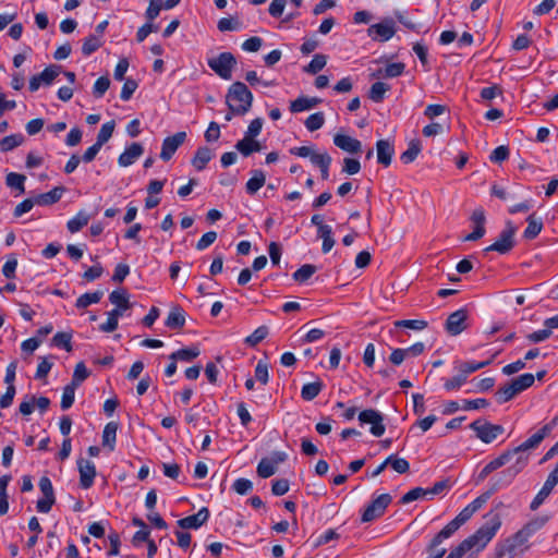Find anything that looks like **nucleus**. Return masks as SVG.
<instances>
[{"label":"nucleus","mask_w":558,"mask_h":558,"mask_svg":"<svg viewBox=\"0 0 558 558\" xmlns=\"http://www.w3.org/2000/svg\"><path fill=\"white\" fill-rule=\"evenodd\" d=\"M428 326V323L423 319H402L396 320L395 327L397 328H409L413 330H423Z\"/></svg>","instance_id":"864d4df0"},{"label":"nucleus","mask_w":558,"mask_h":558,"mask_svg":"<svg viewBox=\"0 0 558 558\" xmlns=\"http://www.w3.org/2000/svg\"><path fill=\"white\" fill-rule=\"evenodd\" d=\"M24 140L25 138H24L23 134H20V133L8 135V136L3 137L2 140H0V150L3 153L12 150V149L19 147L20 145H22Z\"/></svg>","instance_id":"473e14b6"},{"label":"nucleus","mask_w":558,"mask_h":558,"mask_svg":"<svg viewBox=\"0 0 558 558\" xmlns=\"http://www.w3.org/2000/svg\"><path fill=\"white\" fill-rule=\"evenodd\" d=\"M547 521L548 517L546 515L531 519L511 537L510 541L508 539L507 547L497 553L498 558H501L506 551H514L515 549L524 546L529 542L530 537L538 532L547 523Z\"/></svg>","instance_id":"39448f33"},{"label":"nucleus","mask_w":558,"mask_h":558,"mask_svg":"<svg viewBox=\"0 0 558 558\" xmlns=\"http://www.w3.org/2000/svg\"><path fill=\"white\" fill-rule=\"evenodd\" d=\"M88 376H89V372L86 368L85 364L83 362H80L76 364V366L74 368V373H73L72 380L70 384L78 387Z\"/></svg>","instance_id":"5fc2aeb1"},{"label":"nucleus","mask_w":558,"mask_h":558,"mask_svg":"<svg viewBox=\"0 0 558 558\" xmlns=\"http://www.w3.org/2000/svg\"><path fill=\"white\" fill-rule=\"evenodd\" d=\"M386 463L390 465L397 473L404 474L409 471L410 464L409 462L403 458H398L395 454H390L386 459Z\"/></svg>","instance_id":"49530a36"},{"label":"nucleus","mask_w":558,"mask_h":558,"mask_svg":"<svg viewBox=\"0 0 558 558\" xmlns=\"http://www.w3.org/2000/svg\"><path fill=\"white\" fill-rule=\"evenodd\" d=\"M199 350L196 347L180 349L170 354V360L191 362L199 355Z\"/></svg>","instance_id":"2f4dec72"},{"label":"nucleus","mask_w":558,"mask_h":558,"mask_svg":"<svg viewBox=\"0 0 558 558\" xmlns=\"http://www.w3.org/2000/svg\"><path fill=\"white\" fill-rule=\"evenodd\" d=\"M390 89V86L383 82H376L371 86L368 97L374 102H381L385 98V94Z\"/></svg>","instance_id":"f704fd0d"},{"label":"nucleus","mask_w":558,"mask_h":558,"mask_svg":"<svg viewBox=\"0 0 558 558\" xmlns=\"http://www.w3.org/2000/svg\"><path fill=\"white\" fill-rule=\"evenodd\" d=\"M501 525L498 514H494L485 524H483L474 534L462 541L453 548L446 558H461L470 550H482L495 536Z\"/></svg>","instance_id":"f03ea898"},{"label":"nucleus","mask_w":558,"mask_h":558,"mask_svg":"<svg viewBox=\"0 0 558 558\" xmlns=\"http://www.w3.org/2000/svg\"><path fill=\"white\" fill-rule=\"evenodd\" d=\"M37 205V201L36 198H26L24 199L22 203H20L19 205H16V207L14 208V211H13V216L15 218H20L21 216H23L24 214L28 213L32 210V208Z\"/></svg>","instance_id":"bf43d9fd"},{"label":"nucleus","mask_w":558,"mask_h":558,"mask_svg":"<svg viewBox=\"0 0 558 558\" xmlns=\"http://www.w3.org/2000/svg\"><path fill=\"white\" fill-rule=\"evenodd\" d=\"M114 126V121L104 123L97 134L96 143L102 147L111 138Z\"/></svg>","instance_id":"a18cd8bd"},{"label":"nucleus","mask_w":558,"mask_h":558,"mask_svg":"<svg viewBox=\"0 0 558 558\" xmlns=\"http://www.w3.org/2000/svg\"><path fill=\"white\" fill-rule=\"evenodd\" d=\"M376 150L378 163L388 167L395 153L392 144L388 140H379L376 143Z\"/></svg>","instance_id":"5701e85b"},{"label":"nucleus","mask_w":558,"mask_h":558,"mask_svg":"<svg viewBox=\"0 0 558 558\" xmlns=\"http://www.w3.org/2000/svg\"><path fill=\"white\" fill-rule=\"evenodd\" d=\"M367 33L374 40L387 41L396 34L395 22L392 19H385L380 23L371 25Z\"/></svg>","instance_id":"2eb2a0df"},{"label":"nucleus","mask_w":558,"mask_h":558,"mask_svg":"<svg viewBox=\"0 0 558 558\" xmlns=\"http://www.w3.org/2000/svg\"><path fill=\"white\" fill-rule=\"evenodd\" d=\"M420 151H421L420 141L413 140L410 142L408 149L401 154L400 159L405 165L411 163L416 159Z\"/></svg>","instance_id":"c9c22d12"},{"label":"nucleus","mask_w":558,"mask_h":558,"mask_svg":"<svg viewBox=\"0 0 558 558\" xmlns=\"http://www.w3.org/2000/svg\"><path fill=\"white\" fill-rule=\"evenodd\" d=\"M535 381V376L530 373L522 374L511 380V384L515 388L517 392L520 393L525 389L530 388Z\"/></svg>","instance_id":"e433bc0d"},{"label":"nucleus","mask_w":558,"mask_h":558,"mask_svg":"<svg viewBox=\"0 0 558 558\" xmlns=\"http://www.w3.org/2000/svg\"><path fill=\"white\" fill-rule=\"evenodd\" d=\"M89 219V215L86 211L81 210L72 219L68 221L66 227L71 233H75L78 232L83 227H85L88 223Z\"/></svg>","instance_id":"7c9ffc66"},{"label":"nucleus","mask_w":558,"mask_h":558,"mask_svg":"<svg viewBox=\"0 0 558 558\" xmlns=\"http://www.w3.org/2000/svg\"><path fill=\"white\" fill-rule=\"evenodd\" d=\"M514 456L515 454L512 450L505 451L499 457L488 462L489 469H493L494 471L500 469L501 466L510 462Z\"/></svg>","instance_id":"13d9d810"},{"label":"nucleus","mask_w":558,"mask_h":558,"mask_svg":"<svg viewBox=\"0 0 558 558\" xmlns=\"http://www.w3.org/2000/svg\"><path fill=\"white\" fill-rule=\"evenodd\" d=\"M529 460V456H519L514 464L498 473L489 482L488 490L494 495L500 488L509 486L514 477L524 469Z\"/></svg>","instance_id":"0eeeda50"},{"label":"nucleus","mask_w":558,"mask_h":558,"mask_svg":"<svg viewBox=\"0 0 558 558\" xmlns=\"http://www.w3.org/2000/svg\"><path fill=\"white\" fill-rule=\"evenodd\" d=\"M72 335L69 332H57L52 338V343L56 347L63 348L66 352L72 351L71 343Z\"/></svg>","instance_id":"6e6d98bb"},{"label":"nucleus","mask_w":558,"mask_h":558,"mask_svg":"<svg viewBox=\"0 0 558 558\" xmlns=\"http://www.w3.org/2000/svg\"><path fill=\"white\" fill-rule=\"evenodd\" d=\"M185 132H178L172 136L166 137L162 142L160 158L163 161L170 160L174 153L177 151V149L185 142Z\"/></svg>","instance_id":"f3484780"},{"label":"nucleus","mask_w":558,"mask_h":558,"mask_svg":"<svg viewBox=\"0 0 558 558\" xmlns=\"http://www.w3.org/2000/svg\"><path fill=\"white\" fill-rule=\"evenodd\" d=\"M333 144L350 154H357L362 149V144L359 140L344 134H336L333 136Z\"/></svg>","instance_id":"412c9836"},{"label":"nucleus","mask_w":558,"mask_h":558,"mask_svg":"<svg viewBox=\"0 0 558 558\" xmlns=\"http://www.w3.org/2000/svg\"><path fill=\"white\" fill-rule=\"evenodd\" d=\"M558 417H555L550 423L545 424L541 429L534 433L531 437H529L521 445L512 449L517 458L519 456H527L525 452L532 449H535L539 446V444L544 440L546 436H548L554 427L557 425Z\"/></svg>","instance_id":"1a4fd4ad"},{"label":"nucleus","mask_w":558,"mask_h":558,"mask_svg":"<svg viewBox=\"0 0 558 558\" xmlns=\"http://www.w3.org/2000/svg\"><path fill=\"white\" fill-rule=\"evenodd\" d=\"M466 379L468 378L465 377L464 374L459 373L457 376H453L452 378L447 379L444 384V387L448 391L458 390L462 387V385H464Z\"/></svg>","instance_id":"e2e57ef3"},{"label":"nucleus","mask_w":558,"mask_h":558,"mask_svg":"<svg viewBox=\"0 0 558 558\" xmlns=\"http://www.w3.org/2000/svg\"><path fill=\"white\" fill-rule=\"evenodd\" d=\"M165 324L170 329H181L185 324L183 310L180 306L172 307Z\"/></svg>","instance_id":"a878e982"},{"label":"nucleus","mask_w":558,"mask_h":558,"mask_svg":"<svg viewBox=\"0 0 558 558\" xmlns=\"http://www.w3.org/2000/svg\"><path fill=\"white\" fill-rule=\"evenodd\" d=\"M324 385L320 380L305 384L301 390V397L306 401H312L322 391Z\"/></svg>","instance_id":"72a5a7b5"},{"label":"nucleus","mask_w":558,"mask_h":558,"mask_svg":"<svg viewBox=\"0 0 558 558\" xmlns=\"http://www.w3.org/2000/svg\"><path fill=\"white\" fill-rule=\"evenodd\" d=\"M324 123H325V114L322 111L311 114L304 122L305 128L310 132L319 130L324 125Z\"/></svg>","instance_id":"8fccbe9b"},{"label":"nucleus","mask_w":558,"mask_h":558,"mask_svg":"<svg viewBox=\"0 0 558 558\" xmlns=\"http://www.w3.org/2000/svg\"><path fill=\"white\" fill-rule=\"evenodd\" d=\"M310 160L314 166H316L318 168H322L323 166L331 165V161H332V159L328 153H316L315 150L312 153Z\"/></svg>","instance_id":"69168bd1"},{"label":"nucleus","mask_w":558,"mask_h":558,"mask_svg":"<svg viewBox=\"0 0 558 558\" xmlns=\"http://www.w3.org/2000/svg\"><path fill=\"white\" fill-rule=\"evenodd\" d=\"M143 151L144 148L140 143H133L119 156L118 162L121 167H129L142 156Z\"/></svg>","instance_id":"4be33fe9"},{"label":"nucleus","mask_w":558,"mask_h":558,"mask_svg":"<svg viewBox=\"0 0 558 558\" xmlns=\"http://www.w3.org/2000/svg\"><path fill=\"white\" fill-rule=\"evenodd\" d=\"M268 327L260 326L247 336L244 342L250 347H255L268 336Z\"/></svg>","instance_id":"09e8293b"},{"label":"nucleus","mask_w":558,"mask_h":558,"mask_svg":"<svg viewBox=\"0 0 558 558\" xmlns=\"http://www.w3.org/2000/svg\"><path fill=\"white\" fill-rule=\"evenodd\" d=\"M327 63V58L325 54H315L312 59V61L304 68V72L308 74H317L319 71H322Z\"/></svg>","instance_id":"a19ab883"},{"label":"nucleus","mask_w":558,"mask_h":558,"mask_svg":"<svg viewBox=\"0 0 558 558\" xmlns=\"http://www.w3.org/2000/svg\"><path fill=\"white\" fill-rule=\"evenodd\" d=\"M470 427L475 432L476 436L485 444L493 442L505 430L501 425L492 424L489 422L481 420L471 423Z\"/></svg>","instance_id":"f8f14e48"},{"label":"nucleus","mask_w":558,"mask_h":558,"mask_svg":"<svg viewBox=\"0 0 558 558\" xmlns=\"http://www.w3.org/2000/svg\"><path fill=\"white\" fill-rule=\"evenodd\" d=\"M391 501L392 497L389 494H381L377 496L365 507L361 521L363 523H367L380 518Z\"/></svg>","instance_id":"9d476101"},{"label":"nucleus","mask_w":558,"mask_h":558,"mask_svg":"<svg viewBox=\"0 0 558 558\" xmlns=\"http://www.w3.org/2000/svg\"><path fill=\"white\" fill-rule=\"evenodd\" d=\"M102 295V291L84 293L76 300L75 306L77 308H85L92 304L98 303L101 300Z\"/></svg>","instance_id":"4c0bfd02"},{"label":"nucleus","mask_w":558,"mask_h":558,"mask_svg":"<svg viewBox=\"0 0 558 558\" xmlns=\"http://www.w3.org/2000/svg\"><path fill=\"white\" fill-rule=\"evenodd\" d=\"M527 227L523 232V238L526 240L535 239L542 231L543 222L539 218L535 217V214H532L527 217Z\"/></svg>","instance_id":"cd10ccee"},{"label":"nucleus","mask_w":558,"mask_h":558,"mask_svg":"<svg viewBox=\"0 0 558 558\" xmlns=\"http://www.w3.org/2000/svg\"><path fill=\"white\" fill-rule=\"evenodd\" d=\"M209 515L208 508L203 507L197 513L178 520L177 525L182 530H197L208 521Z\"/></svg>","instance_id":"a211bd4d"},{"label":"nucleus","mask_w":558,"mask_h":558,"mask_svg":"<svg viewBox=\"0 0 558 558\" xmlns=\"http://www.w3.org/2000/svg\"><path fill=\"white\" fill-rule=\"evenodd\" d=\"M404 69L405 65L402 62L390 63L384 70H379L378 74L386 78L398 77L403 74Z\"/></svg>","instance_id":"37998d69"},{"label":"nucleus","mask_w":558,"mask_h":558,"mask_svg":"<svg viewBox=\"0 0 558 558\" xmlns=\"http://www.w3.org/2000/svg\"><path fill=\"white\" fill-rule=\"evenodd\" d=\"M60 69L61 68L59 65H49L40 74H38V78H40L44 84L50 85L59 75Z\"/></svg>","instance_id":"4d7b16f0"},{"label":"nucleus","mask_w":558,"mask_h":558,"mask_svg":"<svg viewBox=\"0 0 558 558\" xmlns=\"http://www.w3.org/2000/svg\"><path fill=\"white\" fill-rule=\"evenodd\" d=\"M118 424L116 422H109L102 432V445L108 447L110 450L114 449L117 438Z\"/></svg>","instance_id":"c756f323"},{"label":"nucleus","mask_w":558,"mask_h":558,"mask_svg":"<svg viewBox=\"0 0 558 558\" xmlns=\"http://www.w3.org/2000/svg\"><path fill=\"white\" fill-rule=\"evenodd\" d=\"M102 45V40L97 35H89L87 38L84 39L83 46H82V52L84 56H90L94 53L97 49H99Z\"/></svg>","instance_id":"58836bf2"},{"label":"nucleus","mask_w":558,"mask_h":558,"mask_svg":"<svg viewBox=\"0 0 558 558\" xmlns=\"http://www.w3.org/2000/svg\"><path fill=\"white\" fill-rule=\"evenodd\" d=\"M518 395L515 388L511 384V381L502 387H500L496 391V398L499 403H505L510 401L512 398H514Z\"/></svg>","instance_id":"de8ad7c7"},{"label":"nucleus","mask_w":558,"mask_h":558,"mask_svg":"<svg viewBox=\"0 0 558 558\" xmlns=\"http://www.w3.org/2000/svg\"><path fill=\"white\" fill-rule=\"evenodd\" d=\"M207 63L219 77L230 80L236 59L231 52H221L218 57L208 59Z\"/></svg>","instance_id":"6e6552de"},{"label":"nucleus","mask_w":558,"mask_h":558,"mask_svg":"<svg viewBox=\"0 0 558 558\" xmlns=\"http://www.w3.org/2000/svg\"><path fill=\"white\" fill-rule=\"evenodd\" d=\"M277 468L271 460L263 458L257 465V474L262 478H268L277 472Z\"/></svg>","instance_id":"79ce46f5"},{"label":"nucleus","mask_w":558,"mask_h":558,"mask_svg":"<svg viewBox=\"0 0 558 558\" xmlns=\"http://www.w3.org/2000/svg\"><path fill=\"white\" fill-rule=\"evenodd\" d=\"M322 100L319 98L299 97L290 104V111L293 113L310 110L316 107Z\"/></svg>","instance_id":"393cba45"},{"label":"nucleus","mask_w":558,"mask_h":558,"mask_svg":"<svg viewBox=\"0 0 558 558\" xmlns=\"http://www.w3.org/2000/svg\"><path fill=\"white\" fill-rule=\"evenodd\" d=\"M501 525L498 514H494L485 524H483L474 534L462 541L453 548L446 558H461L470 550H482L495 536Z\"/></svg>","instance_id":"7ed1b4c3"},{"label":"nucleus","mask_w":558,"mask_h":558,"mask_svg":"<svg viewBox=\"0 0 558 558\" xmlns=\"http://www.w3.org/2000/svg\"><path fill=\"white\" fill-rule=\"evenodd\" d=\"M109 301L117 307L108 313L107 322L99 326V329L104 332L114 331L118 328L119 317L131 307L129 293L124 289L112 291L109 295Z\"/></svg>","instance_id":"423d86ee"},{"label":"nucleus","mask_w":558,"mask_h":558,"mask_svg":"<svg viewBox=\"0 0 558 558\" xmlns=\"http://www.w3.org/2000/svg\"><path fill=\"white\" fill-rule=\"evenodd\" d=\"M76 388L77 387L73 386L72 384H69L63 388V393H62V398H61V409L62 410H68L73 405Z\"/></svg>","instance_id":"603ef678"},{"label":"nucleus","mask_w":558,"mask_h":558,"mask_svg":"<svg viewBox=\"0 0 558 558\" xmlns=\"http://www.w3.org/2000/svg\"><path fill=\"white\" fill-rule=\"evenodd\" d=\"M26 180V177L24 174H20L16 172H10L7 175L5 183L9 187L15 189L19 191L20 194H23L25 192L24 182Z\"/></svg>","instance_id":"ea45409f"},{"label":"nucleus","mask_w":558,"mask_h":558,"mask_svg":"<svg viewBox=\"0 0 558 558\" xmlns=\"http://www.w3.org/2000/svg\"><path fill=\"white\" fill-rule=\"evenodd\" d=\"M501 525L498 514H494L485 524H483L474 534L462 541L453 548L446 558H461L470 550H482L495 536Z\"/></svg>","instance_id":"f257e3e1"},{"label":"nucleus","mask_w":558,"mask_h":558,"mask_svg":"<svg viewBox=\"0 0 558 558\" xmlns=\"http://www.w3.org/2000/svg\"><path fill=\"white\" fill-rule=\"evenodd\" d=\"M137 82L133 78H126L120 94V98L124 101L131 99L132 95L137 88Z\"/></svg>","instance_id":"052dcab7"},{"label":"nucleus","mask_w":558,"mask_h":558,"mask_svg":"<svg viewBox=\"0 0 558 558\" xmlns=\"http://www.w3.org/2000/svg\"><path fill=\"white\" fill-rule=\"evenodd\" d=\"M63 192H64V189L61 186H58L47 193L37 195L35 197L37 201V205H39V206L52 205V204L59 202V199L62 197Z\"/></svg>","instance_id":"bb28decb"},{"label":"nucleus","mask_w":558,"mask_h":558,"mask_svg":"<svg viewBox=\"0 0 558 558\" xmlns=\"http://www.w3.org/2000/svg\"><path fill=\"white\" fill-rule=\"evenodd\" d=\"M514 233L515 228L510 222H507L506 229H504L500 232L498 239L493 244L484 248V252H497L499 254H508L514 247L515 244Z\"/></svg>","instance_id":"9b49d317"},{"label":"nucleus","mask_w":558,"mask_h":558,"mask_svg":"<svg viewBox=\"0 0 558 558\" xmlns=\"http://www.w3.org/2000/svg\"><path fill=\"white\" fill-rule=\"evenodd\" d=\"M77 466L80 472V485L84 489H88L94 484V478L96 476V468L95 464L83 458L77 460Z\"/></svg>","instance_id":"aec40b11"},{"label":"nucleus","mask_w":558,"mask_h":558,"mask_svg":"<svg viewBox=\"0 0 558 558\" xmlns=\"http://www.w3.org/2000/svg\"><path fill=\"white\" fill-rule=\"evenodd\" d=\"M468 310L460 308L451 313L445 324V329L450 336H458L466 329Z\"/></svg>","instance_id":"dca6fc26"},{"label":"nucleus","mask_w":558,"mask_h":558,"mask_svg":"<svg viewBox=\"0 0 558 558\" xmlns=\"http://www.w3.org/2000/svg\"><path fill=\"white\" fill-rule=\"evenodd\" d=\"M232 488L239 495H246L253 488V483L247 478H238L234 481Z\"/></svg>","instance_id":"774afa93"},{"label":"nucleus","mask_w":558,"mask_h":558,"mask_svg":"<svg viewBox=\"0 0 558 558\" xmlns=\"http://www.w3.org/2000/svg\"><path fill=\"white\" fill-rule=\"evenodd\" d=\"M214 154L211 149L207 146L198 147L191 162L192 166L197 170L202 171L205 169L206 165L211 160Z\"/></svg>","instance_id":"b1692460"},{"label":"nucleus","mask_w":558,"mask_h":558,"mask_svg":"<svg viewBox=\"0 0 558 558\" xmlns=\"http://www.w3.org/2000/svg\"><path fill=\"white\" fill-rule=\"evenodd\" d=\"M255 378L263 385H266L269 380L268 365L266 362L259 360L255 367Z\"/></svg>","instance_id":"338daca9"},{"label":"nucleus","mask_w":558,"mask_h":558,"mask_svg":"<svg viewBox=\"0 0 558 558\" xmlns=\"http://www.w3.org/2000/svg\"><path fill=\"white\" fill-rule=\"evenodd\" d=\"M226 102L233 114L244 116L252 107L253 94L244 83L234 82L228 89Z\"/></svg>","instance_id":"20e7f679"},{"label":"nucleus","mask_w":558,"mask_h":558,"mask_svg":"<svg viewBox=\"0 0 558 558\" xmlns=\"http://www.w3.org/2000/svg\"><path fill=\"white\" fill-rule=\"evenodd\" d=\"M427 489H424L422 487H415L411 490H409L407 494H404L400 500L401 504H409L414 500H417L421 497L427 496Z\"/></svg>","instance_id":"0e129e2a"},{"label":"nucleus","mask_w":558,"mask_h":558,"mask_svg":"<svg viewBox=\"0 0 558 558\" xmlns=\"http://www.w3.org/2000/svg\"><path fill=\"white\" fill-rule=\"evenodd\" d=\"M471 221L473 222V231L463 239L464 241H477L485 235L486 217L482 207L472 213Z\"/></svg>","instance_id":"6ab92c4d"},{"label":"nucleus","mask_w":558,"mask_h":558,"mask_svg":"<svg viewBox=\"0 0 558 558\" xmlns=\"http://www.w3.org/2000/svg\"><path fill=\"white\" fill-rule=\"evenodd\" d=\"M461 524L456 520H451L436 536L435 544H441L444 539L450 537Z\"/></svg>","instance_id":"3c124183"},{"label":"nucleus","mask_w":558,"mask_h":558,"mask_svg":"<svg viewBox=\"0 0 558 558\" xmlns=\"http://www.w3.org/2000/svg\"><path fill=\"white\" fill-rule=\"evenodd\" d=\"M110 80L107 76H100L94 84L93 94L96 98H100L108 90Z\"/></svg>","instance_id":"680f3d73"},{"label":"nucleus","mask_w":558,"mask_h":558,"mask_svg":"<svg viewBox=\"0 0 558 558\" xmlns=\"http://www.w3.org/2000/svg\"><path fill=\"white\" fill-rule=\"evenodd\" d=\"M359 421L361 424H371V434L375 437L384 435L386 427L384 425V415L374 409L363 410L359 414Z\"/></svg>","instance_id":"4468645a"},{"label":"nucleus","mask_w":558,"mask_h":558,"mask_svg":"<svg viewBox=\"0 0 558 558\" xmlns=\"http://www.w3.org/2000/svg\"><path fill=\"white\" fill-rule=\"evenodd\" d=\"M38 486L44 497L37 500L36 509L40 513H48L56 502L52 483L49 477L43 476L39 480Z\"/></svg>","instance_id":"ddd939ff"},{"label":"nucleus","mask_w":558,"mask_h":558,"mask_svg":"<svg viewBox=\"0 0 558 558\" xmlns=\"http://www.w3.org/2000/svg\"><path fill=\"white\" fill-rule=\"evenodd\" d=\"M317 268L316 266L312 265V264H305L303 266H301L293 275V279L296 281V282H300V283H303L305 282L306 280H308L315 272H316Z\"/></svg>","instance_id":"c03bdc74"},{"label":"nucleus","mask_w":558,"mask_h":558,"mask_svg":"<svg viewBox=\"0 0 558 558\" xmlns=\"http://www.w3.org/2000/svg\"><path fill=\"white\" fill-rule=\"evenodd\" d=\"M266 182V175L262 170H253L252 177L246 182V192L254 195Z\"/></svg>","instance_id":"c85d7f7f"}]
</instances>
